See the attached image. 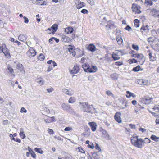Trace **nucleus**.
Returning <instances> with one entry per match:
<instances>
[{"mask_svg": "<svg viewBox=\"0 0 159 159\" xmlns=\"http://www.w3.org/2000/svg\"><path fill=\"white\" fill-rule=\"evenodd\" d=\"M42 0H32V3L35 4L42 5L41 3Z\"/></svg>", "mask_w": 159, "mask_h": 159, "instance_id": "7c9ffc66", "label": "nucleus"}, {"mask_svg": "<svg viewBox=\"0 0 159 159\" xmlns=\"http://www.w3.org/2000/svg\"><path fill=\"white\" fill-rule=\"evenodd\" d=\"M151 34L153 36L156 37L157 36V33L155 30H152L151 31Z\"/></svg>", "mask_w": 159, "mask_h": 159, "instance_id": "49530a36", "label": "nucleus"}, {"mask_svg": "<svg viewBox=\"0 0 159 159\" xmlns=\"http://www.w3.org/2000/svg\"><path fill=\"white\" fill-rule=\"evenodd\" d=\"M151 14L155 17L159 18V11L155 9H153L151 10Z\"/></svg>", "mask_w": 159, "mask_h": 159, "instance_id": "4468645a", "label": "nucleus"}, {"mask_svg": "<svg viewBox=\"0 0 159 159\" xmlns=\"http://www.w3.org/2000/svg\"><path fill=\"white\" fill-rule=\"evenodd\" d=\"M80 107L83 109L84 112L88 113H91V110L93 107H91V106L89 105L87 102L80 103Z\"/></svg>", "mask_w": 159, "mask_h": 159, "instance_id": "f03ea898", "label": "nucleus"}, {"mask_svg": "<svg viewBox=\"0 0 159 159\" xmlns=\"http://www.w3.org/2000/svg\"><path fill=\"white\" fill-rule=\"evenodd\" d=\"M140 70H143V69H140V66L139 65H138L135 67L133 68L132 70L135 72H138Z\"/></svg>", "mask_w": 159, "mask_h": 159, "instance_id": "cd10ccee", "label": "nucleus"}, {"mask_svg": "<svg viewBox=\"0 0 159 159\" xmlns=\"http://www.w3.org/2000/svg\"><path fill=\"white\" fill-rule=\"evenodd\" d=\"M27 36L25 34H20L18 37V39L23 42L26 41Z\"/></svg>", "mask_w": 159, "mask_h": 159, "instance_id": "f3484780", "label": "nucleus"}, {"mask_svg": "<svg viewBox=\"0 0 159 159\" xmlns=\"http://www.w3.org/2000/svg\"><path fill=\"white\" fill-rule=\"evenodd\" d=\"M23 18L25 20L24 21V22L25 23H27V24L28 23L29 20L27 17H26L25 16H24L23 17Z\"/></svg>", "mask_w": 159, "mask_h": 159, "instance_id": "052dcab7", "label": "nucleus"}, {"mask_svg": "<svg viewBox=\"0 0 159 159\" xmlns=\"http://www.w3.org/2000/svg\"><path fill=\"white\" fill-rule=\"evenodd\" d=\"M58 28V26L57 24H53L51 27V28L52 29V31L51 32V33L54 34L57 30Z\"/></svg>", "mask_w": 159, "mask_h": 159, "instance_id": "4be33fe9", "label": "nucleus"}, {"mask_svg": "<svg viewBox=\"0 0 159 159\" xmlns=\"http://www.w3.org/2000/svg\"><path fill=\"white\" fill-rule=\"evenodd\" d=\"M121 113L120 112H117L115 114L114 118L115 120L118 123H120L121 122V119L120 118Z\"/></svg>", "mask_w": 159, "mask_h": 159, "instance_id": "9d476101", "label": "nucleus"}, {"mask_svg": "<svg viewBox=\"0 0 159 159\" xmlns=\"http://www.w3.org/2000/svg\"><path fill=\"white\" fill-rule=\"evenodd\" d=\"M137 62V60L134 58L132 59L130 61L129 63L130 64L136 63Z\"/></svg>", "mask_w": 159, "mask_h": 159, "instance_id": "6e6d98bb", "label": "nucleus"}, {"mask_svg": "<svg viewBox=\"0 0 159 159\" xmlns=\"http://www.w3.org/2000/svg\"><path fill=\"white\" fill-rule=\"evenodd\" d=\"M149 57L150 61H153L156 60V58L155 57H153L151 53H149L148 54Z\"/></svg>", "mask_w": 159, "mask_h": 159, "instance_id": "c9c22d12", "label": "nucleus"}, {"mask_svg": "<svg viewBox=\"0 0 159 159\" xmlns=\"http://www.w3.org/2000/svg\"><path fill=\"white\" fill-rule=\"evenodd\" d=\"M151 138L152 140L155 142H158V139H159V137H157L154 135H152L151 137Z\"/></svg>", "mask_w": 159, "mask_h": 159, "instance_id": "2f4dec72", "label": "nucleus"}, {"mask_svg": "<svg viewBox=\"0 0 159 159\" xmlns=\"http://www.w3.org/2000/svg\"><path fill=\"white\" fill-rule=\"evenodd\" d=\"M79 149V151L82 153H85V152L84 150L83 149L79 147L78 148Z\"/></svg>", "mask_w": 159, "mask_h": 159, "instance_id": "5fc2aeb1", "label": "nucleus"}, {"mask_svg": "<svg viewBox=\"0 0 159 159\" xmlns=\"http://www.w3.org/2000/svg\"><path fill=\"white\" fill-rule=\"evenodd\" d=\"M112 57L113 58V59L115 61L118 60L120 58V57H118V56H116L113 53L112 54Z\"/></svg>", "mask_w": 159, "mask_h": 159, "instance_id": "37998d69", "label": "nucleus"}, {"mask_svg": "<svg viewBox=\"0 0 159 159\" xmlns=\"http://www.w3.org/2000/svg\"><path fill=\"white\" fill-rule=\"evenodd\" d=\"M7 70L13 77L15 76V74H14L13 70L10 65H8L7 66Z\"/></svg>", "mask_w": 159, "mask_h": 159, "instance_id": "b1692460", "label": "nucleus"}, {"mask_svg": "<svg viewBox=\"0 0 159 159\" xmlns=\"http://www.w3.org/2000/svg\"><path fill=\"white\" fill-rule=\"evenodd\" d=\"M81 12L83 14H87L88 11L87 9H84L81 10Z\"/></svg>", "mask_w": 159, "mask_h": 159, "instance_id": "603ef678", "label": "nucleus"}, {"mask_svg": "<svg viewBox=\"0 0 159 159\" xmlns=\"http://www.w3.org/2000/svg\"><path fill=\"white\" fill-rule=\"evenodd\" d=\"M36 53V51L32 47L30 48L29 50L27 53V55L30 58L35 56Z\"/></svg>", "mask_w": 159, "mask_h": 159, "instance_id": "0eeeda50", "label": "nucleus"}, {"mask_svg": "<svg viewBox=\"0 0 159 159\" xmlns=\"http://www.w3.org/2000/svg\"><path fill=\"white\" fill-rule=\"evenodd\" d=\"M44 121L46 123H50L51 122L50 117L48 118L47 119H46V118L45 119Z\"/></svg>", "mask_w": 159, "mask_h": 159, "instance_id": "864d4df0", "label": "nucleus"}, {"mask_svg": "<svg viewBox=\"0 0 159 159\" xmlns=\"http://www.w3.org/2000/svg\"><path fill=\"white\" fill-rule=\"evenodd\" d=\"M61 40L63 42L68 43L70 41V39L69 37L63 35L61 37Z\"/></svg>", "mask_w": 159, "mask_h": 159, "instance_id": "412c9836", "label": "nucleus"}, {"mask_svg": "<svg viewBox=\"0 0 159 159\" xmlns=\"http://www.w3.org/2000/svg\"><path fill=\"white\" fill-rule=\"evenodd\" d=\"M132 47L133 48L134 50H138L139 49V47L138 45H135L133 44L132 45Z\"/></svg>", "mask_w": 159, "mask_h": 159, "instance_id": "3c124183", "label": "nucleus"}, {"mask_svg": "<svg viewBox=\"0 0 159 159\" xmlns=\"http://www.w3.org/2000/svg\"><path fill=\"white\" fill-rule=\"evenodd\" d=\"M44 56L42 54H41V55L39 56L38 59L40 60L43 61L44 59Z\"/></svg>", "mask_w": 159, "mask_h": 159, "instance_id": "de8ad7c7", "label": "nucleus"}, {"mask_svg": "<svg viewBox=\"0 0 159 159\" xmlns=\"http://www.w3.org/2000/svg\"><path fill=\"white\" fill-rule=\"evenodd\" d=\"M107 28H109V29H113L115 27L114 26V22L110 21L107 22V25L106 26Z\"/></svg>", "mask_w": 159, "mask_h": 159, "instance_id": "dca6fc26", "label": "nucleus"}, {"mask_svg": "<svg viewBox=\"0 0 159 159\" xmlns=\"http://www.w3.org/2000/svg\"><path fill=\"white\" fill-rule=\"evenodd\" d=\"M92 157L94 159H100V157L97 154V152H94L92 154Z\"/></svg>", "mask_w": 159, "mask_h": 159, "instance_id": "c756f323", "label": "nucleus"}, {"mask_svg": "<svg viewBox=\"0 0 159 159\" xmlns=\"http://www.w3.org/2000/svg\"><path fill=\"white\" fill-rule=\"evenodd\" d=\"M62 92L70 96L72 95L73 94V92L70 89H63L62 90Z\"/></svg>", "mask_w": 159, "mask_h": 159, "instance_id": "f8f14e48", "label": "nucleus"}, {"mask_svg": "<svg viewBox=\"0 0 159 159\" xmlns=\"http://www.w3.org/2000/svg\"><path fill=\"white\" fill-rule=\"evenodd\" d=\"M36 82L40 85H42L44 83V80H43L41 78H37L36 79Z\"/></svg>", "mask_w": 159, "mask_h": 159, "instance_id": "a878e982", "label": "nucleus"}, {"mask_svg": "<svg viewBox=\"0 0 159 159\" xmlns=\"http://www.w3.org/2000/svg\"><path fill=\"white\" fill-rule=\"evenodd\" d=\"M52 68L53 67L52 66L49 65L47 71L48 72H50L52 69Z\"/></svg>", "mask_w": 159, "mask_h": 159, "instance_id": "0e129e2a", "label": "nucleus"}, {"mask_svg": "<svg viewBox=\"0 0 159 159\" xmlns=\"http://www.w3.org/2000/svg\"><path fill=\"white\" fill-rule=\"evenodd\" d=\"M141 31L143 32H144L147 33L149 31V26L148 25H146L145 26H143L141 27L140 29Z\"/></svg>", "mask_w": 159, "mask_h": 159, "instance_id": "a211bd4d", "label": "nucleus"}, {"mask_svg": "<svg viewBox=\"0 0 159 159\" xmlns=\"http://www.w3.org/2000/svg\"><path fill=\"white\" fill-rule=\"evenodd\" d=\"M73 49L72 48H71L69 49V51L70 52H71L73 54L72 55H75V51L73 50Z\"/></svg>", "mask_w": 159, "mask_h": 159, "instance_id": "13d9d810", "label": "nucleus"}, {"mask_svg": "<svg viewBox=\"0 0 159 159\" xmlns=\"http://www.w3.org/2000/svg\"><path fill=\"white\" fill-rule=\"evenodd\" d=\"M113 53L116 56H118V57H119L120 56H122V54L120 53V52L119 51V50H115Z\"/></svg>", "mask_w": 159, "mask_h": 159, "instance_id": "4c0bfd02", "label": "nucleus"}, {"mask_svg": "<svg viewBox=\"0 0 159 159\" xmlns=\"http://www.w3.org/2000/svg\"><path fill=\"white\" fill-rule=\"evenodd\" d=\"M95 149L98 150V152L101 151V150L98 144L96 143L95 147Z\"/></svg>", "mask_w": 159, "mask_h": 159, "instance_id": "8fccbe9b", "label": "nucleus"}, {"mask_svg": "<svg viewBox=\"0 0 159 159\" xmlns=\"http://www.w3.org/2000/svg\"><path fill=\"white\" fill-rule=\"evenodd\" d=\"M88 146L89 148H90L92 149L94 148V145L93 143L91 144H88Z\"/></svg>", "mask_w": 159, "mask_h": 159, "instance_id": "69168bd1", "label": "nucleus"}, {"mask_svg": "<svg viewBox=\"0 0 159 159\" xmlns=\"http://www.w3.org/2000/svg\"><path fill=\"white\" fill-rule=\"evenodd\" d=\"M148 41L149 43H152L153 45H157V46L158 45L156 43L157 41H159V39L156 37L154 36L150 37L148 38Z\"/></svg>", "mask_w": 159, "mask_h": 159, "instance_id": "1a4fd4ad", "label": "nucleus"}, {"mask_svg": "<svg viewBox=\"0 0 159 159\" xmlns=\"http://www.w3.org/2000/svg\"><path fill=\"white\" fill-rule=\"evenodd\" d=\"M53 89L52 87L47 89V90L48 92L50 93L52 91Z\"/></svg>", "mask_w": 159, "mask_h": 159, "instance_id": "338daca9", "label": "nucleus"}, {"mask_svg": "<svg viewBox=\"0 0 159 159\" xmlns=\"http://www.w3.org/2000/svg\"><path fill=\"white\" fill-rule=\"evenodd\" d=\"M131 93H132L128 91H126V96L127 98H130L131 97Z\"/></svg>", "mask_w": 159, "mask_h": 159, "instance_id": "a18cd8bd", "label": "nucleus"}, {"mask_svg": "<svg viewBox=\"0 0 159 159\" xmlns=\"http://www.w3.org/2000/svg\"><path fill=\"white\" fill-rule=\"evenodd\" d=\"M75 101V98L73 97H71L69 98L68 102L69 103H72Z\"/></svg>", "mask_w": 159, "mask_h": 159, "instance_id": "58836bf2", "label": "nucleus"}, {"mask_svg": "<svg viewBox=\"0 0 159 159\" xmlns=\"http://www.w3.org/2000/svg\"><path fill=\"white\" fill-rule=\"evenodd\" d=\"M16 68L19 70L20 71L23 70V67L22 64L18 63L16 65Z\"/></svg>", "mask_w": 159, "mask_h": 159, "instance_id": "c85d7f7f", "label": "nucleus"}, {"mask_svg": "<svg viewBox=\"0 0 159 159\" xmlns=\"http://www.w3.org/2000/svg\"><path fill=\"white\" fill-rule=\"evenodd\" d=\"M134 23L135 27H139V20L138 19H135L134 20Z\"/></svg>", "mask_w": 159, "mask_h": 159, "instance_id": "f704fd0d", "label": "nucleus"}, {"mask_svg": "<svg viewBox=\"0 0 159 159\" xmlns=\"http://www.w3.org/2000/svg\"><path fill=\"white\" fill-rule=\"evenodd\" d=\"M138 84L142 85H147L148 84V81L146 80L140 79L138 81Z\"/></svg>", "mask_w": 159, "mask_h": 159, "instance_id": "6ab92c4d", "label": "nucleus"}, {"mask_svg": "<svg viewBox=\"0 0 159 159\" xmlns=\"http://www.w3.org/2000/svg\"><path fill=\"white\" fill-rule=\"evenodd\" d=\"M54 37H52L51 38H50L49 40V42L50 43H53V41H54Z\"/></svg>", "mask_w": 159, "mask_h": 159, "instance_id": "bf43d9fd", "label": "nucleus"}, {"mask_svg": "<svg viewBox=\"0 0 159 159\" xmlns=\"http://www.w3.org/2000/svg\"><path fill=\"white\" fill-rule=\"evenodd\" d=\"M20 112L21 113L24 112L26 113L27 112L26 110L24 107H22L20 110Z\"/></svg>", "mask_w": 159, "mask_h": 159, "instance_id": "4d7b16f0", "label": "nucleus"}, {"mask_svg": "<svg viewBox=\"0 0 159 159\" xmlns=\"http://www.w3.org/2000/svg\"><path fill=\"white\" fill-rule=\"evenodd\" d=\"M125 29L127 30L128 31H130L132 30L131 27L130 26L127 25L126 27L125 28Z\"/></svg>", "mask_w": 159, "mask_h": 159, "instance_id": "e2e57ef3", "label": "nucleus"}, {"mask_svg": "<svg viewBox=\"0 0 159 159\" xmlns=\"http://www.w3.org/2000/svg\"><path fill=\"white\" fill-rule=\"evenodd\" d=\"M20 133L19 134V135L20 136V137L22 139H24L26 137V136L24 134V129L21 128L20 129Z\"/></svg>", "mask_w": 159, "mask_h": 159, "instance_id": "5701e85b", "label": "nucleus"}, {"mask_svg": "<svg viewBox=\"0 0 159 159\" xmlns=\"http://www.w3.org/2000/svg\"><path fill=\"white\" fill-rule=\"evenodd\" d=\"M82 67L85 72L89 73L95 72L98 69L96 66H92L91 67H90V66L86 63L83 65Z\"/></svg>", "mask_w": 159, "mask_h": 159, "instance_id": "f257e3e1", "label": "nucleus"}, {"mask_svg": "<svg viewBox=\"0 0 159 159\" xmlns=\"http://www.w3.org/2000/svg\"><path fill=\"white\" fill-rule=\"evenodd\" d=\"M116 40L119 44H121L123 42V40L121 37H116Z\"/></svg>", "mask_w": 159, "mask_h": 159, "instance_id": "e433bc0d", "label": "nucleus"}, {"mask_svg": "<svg viewBox=\"0 0 159 159\" xmlns=\"http://www.w3.org/2000/svg\"><path fill=\"white\" fill-rule=\"evenodd\" d=\"M87 2L91 5H93L94 4L93 0H87Z\"/></svg>", "mask_w": 159, "mask_h": 159, "instance_id": "09e8293b", "label": "nucleus"}, {"mask_svg": "<svg viewBox=\"0 0 159 159\" xmlns=\"http://www.w3.org/2000/svg\"><path fill=\"white\" fill-rule=\"evenodd\" d=\"M31 156L34 159L36 157V155L34 152L33 151L32 152L30 153Z\"/></svg>", "mask_w": 159, "mask_h": 159, "instance_id": "680f3d73", "label": "nucleus"}, {"mask_svg": "<svg viewBox=\"0 0 159 159\" xmlns=\"http://www.w3.org/2000/svg\"><path fill=\"white\" fill-rule=\"evenodd\" d=\"M150 140L148 138H145L143 140V143H150Z\"/></svg>", "mask_w": 159, "mask_h": 159, "instance_id": "c03bdc74", "label": "nucleus"}, {"mask_svg": "<svg viewBox=\"0 0 159 159\" xmlns=\"http://www.w3.org/2000/svg\"><path fill=\"white\" fill-rule=\"evenodd\" d=\"M3 47L2 49V52H3L5 56L7 58H10L11 56L10 54L9 50L6 48V45L5 44H2Z\"/></svg>", "mask_w": 159, "mask_h": 159, "instance_id": "39448f33", "label": "nucleus"}, {"mask_svg": "<svg viewBox=\"0 0 159 159\" xmlns=\"http://www.w3.org/2000/svg\"><path fill=\"white\" fill-rule=\"evenodd\" d=\"M75 4L76 7L78 9H80L82 7H84L85 4L83 2H81L79 0H76L75 1Z\"/></svg>", "mask_w": 159, "mask_h": 159, "instance_id": "9b49d317", "label": "nucleus"}, {"mask_svg": "<svg viewBox=\"0 0 159 159\" xmlns=\"http://www.w3.org/2000/svg\"><path fill=\"white\" fill-rule=\"evenodd\" d=\"M74 31L73 29V28L71 27H69L66 28L65 29V31L67 34L72 33Z\"/></svg>", "mask_w": 159, "mask_h": 159, "instance_id": "bb28decb", "label": "nucleus"}, {"mask_svg": "<svg viewBox=\"0 0 159 159\" xmlns=\"http://www.w3.org/2000/svg\"><path fill=\"white\" fill-rule=\"evenodd\" d=\"M153 111H155L156 112H158L159 111V107L157 105H155L152 108Z\"/></svg>", "mask_w": 159, "mask_h": 159, "instance_id": "a19ab883", "label": "nucleus"}, {"mask_svg": "<svg viewBox=\"0 0 159 159\" xmlns=\"http://www.w3.org/2000/svg\"><path fill=\"white\" fill-rule=\"evenodd\" d=\"M102 134L104 137H109V135L108 133L105 130H103Z\"/></svg>", "mask_w": 159, "mask_h": 159, "instance_id": "ea45409f", "label": "nucleus"}, {"mask_svg": "<svg viewBox=\"0 0 159 159\" xmlns=\"http://www.w3.org/2000/svg\"><path fill=\"white\" fill-rule=\"evenodd\" d=\"M80 71V68L78 65H75L71 70H70V73L71 74H76Z\"/></svg>", "mask_w": 159, "mask_h": 159, "instance_id": "6e6552de", "label": "nucleus"}, {"mask_svg": "<svg viewBox=\"0 0 159 159\" xmlns=\"http://www.w3.org/2000/svg\"><path fill=\"white\" fill-rule=\"evenodd\" d=\"M115 64L117 66H120L122 64V62L120 61H117L115 62Z\"/></svg>", "mask_w": 159, "mask_h": 159, "instance_id": "774afa93", "label": "nucleus"}, {"mask_svg": "<svg viewBox=\"0 0 159 159\" xmlns=\"http://www.w3.org/2000/svg\"><path fill=\"white\" fill-rule=\"evenodd\" d=\"M34 150L38 153L41 154H42L43 153V151L41 150L40 148H34Z\"/></svg>", "mask_w": 159, "mask_h": 159, "instance_id": "72a5a7b5", "label": "nucleus"}, {"mask_svg": "<svg viewBox=\"0 0 159 159\" xmlns=\"http://www.w3.org/2000/svg\"><path fill=\"white\" fill-rule=\"evenodd\" d=\"M61 107L64 110L68 112H72L73 111L70 106L68 104L63 103Z\"/></svg>", "mask_w": 159, "mask_h": 159, "instance_id": "20e7f679", "label": "nucleus"}, {"mask_svg": "<svg viewBox=\"0 0 159 159\" xmlns=\"http://www.w3.org/2000/svg\"><path fill=\"white\" fill-rule=\"evenodd\" d=\"M137 58L139 60H141L142 64H143L144 62L145 61V58L144 57L143 55L142 54H139Z\"/></svg>", "mask_w": 159, "mask_h": 159, "instance_id": "aec40b11", "label": "nucleus"}, {"mask_svg": "<svg viewBox=\"0 0 159 159\" xmlns=\"http://www.w3.org/2000/svg\"><path fill=\"white\" fill-rule=\"evenodd\" d=\"M131 143L134 146L139 148L142 147L143 139H137L136 140L131 139Z\"/></svg>", "mask_w": 159, "mask_h": 159, "instance_id": "7ed1b4c3", "label": "nucleus"}, {"mask_svg": "<svg viewBox=\"0 0 159 159\" xmlns=\"http://www.w3.org/2000/svg\"><path fill=\"white\" fill-rule=\"evenodd\" d=\"M91 129L93 131H95L96 129L97 125L93 122L88 123Z\"/></svg>", "mask_w": 159, "mask_h": 159, "instance_id": "ddd939ff", "label": "nucleus"}, {"mask_svg": "<svg viewBox=\"0 0 159 159\" xmlns=\"http://www.w3.org/2000/svg\"><path fill=\"white\" fill-rule=\"evenodd\" d=\"M110 77L112 79L116 80L118 79V75L117 74L115 73L111 75Z\"/></svg>", "mask_w": 159, "mask_h": 159, "instance_id": "473e14b6", "label": "nucleus"}, {"mask_svg": "<svg viewBox=\"0 0 159 159\" xmlns=\"http://www.w3.org/2000/svg\"><path fill=\"white\" fill-rule=\"evenodd\" d=\"M140 7L137 4L133 3L132 5V9L133 12L135 13L139 14L141 12L140 10Z\"/></svg>", "mask_w": 159, "mask_h": 159, "instance_id": "423d86ee", "label": "nucleus"}, {"mask_svg": "<svg viewBox=\"0 0 159 159\" xmlns=\"http://www.w3.org/2000/svg\"><path fill=\"white\" fill-rule=\"evenodd\" d=\"M153 2L152 0H145L144 4L146 6H150L153 5Z\"/></svg>", "mask_w": 159, "mask_h": 159, "instance_id": "393cba45", "label": "nucleus"}, {"mask_svg": "<svg viewBox=\"0 0 159 159\" xmlns=\"http://www.w3.org/2000/svg\"><path fill=\"white\" fill-rule=\"evenodd\" d=\"M106 94L109 96H111L112 97H114V95L109 90H107L106 91Z\"/></svg>", "mask_w": 159, "mask_h": 159, "instance_id": "79ce46f5", "label": "nucleus"}, {"mask_svg": "<svg viewBox=\"0 0 159 159\" xmlns=\"http://www.w3.org/2000/svg\"><path fill=\"white\" fill-rule=\"evenodd\" d=\"M87 49L91 52H94L96 49L95 46L93 44H89L87 48Z\"/></svg>", "mask_w": 159, "mask_h": 159, "instance_id": "2eb2a0df", "label": "nucleus"}]
</instances>
